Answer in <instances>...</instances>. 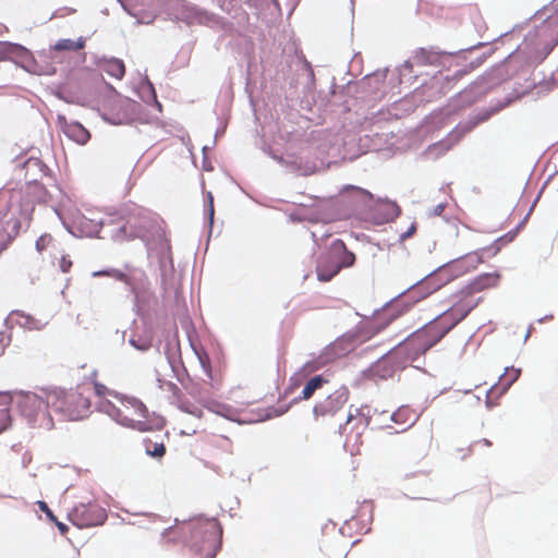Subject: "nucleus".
Wrapping results in <instances>:
<instances>
[{"label": "nucleus", "mask_w": 558, "mask_h": 558, "mask_svg": "<svg viewBox=\"0 0 558 558\" xmlns=\"http://www.w3.org/2000/svg\"><path fill=\"white\" fill-rule=\"evenodd\" d=\"M341 197L348 198L349 208L353 213L372 211L374 196L367 190L355 185H347L341 191Z\"/></svg>", "instance_id": "19"}, {"label": "nucleus", "mask_w": 558, "mask_h": 558, "mask_svg": "<svg viewBox=\"0 0 558 558\" xmlns=\"http://www.w3.org/2000/svg\"><path fill=\"white\" fill-rule=\"evenodd\" d=\"M12 403V397L9 392H0V434L11 425L9 405Z\"/></svg>", "instance_id": "32"}, {"label": "nucleus", "mask_w": 558, "mask_h": 558, "mask_svg": "<svg viewBox=\"0 0 558 558\" xmlns=\"http://www.w3.org/2000/svg\"><path fill=\"white\" fill-rule=\"evenodd\" d=\"M538 197H539V196H537V197H536V199H535V201H534V203L532 204V206H531V208H530L529 213L523 217V219H522V220L518 223V226L515 227V229H517L518 231H519V230H520V229H521V228L526 223V221H527V219H529V217H530V215H531V213H532V210H533V208H534V206H535V204H536V202H537Z\"/></svg>", "instance_id": "63"}, {"label": "nucleus", "mask_w": 558, "mask_h": 558, "mask_svg": "<svg viewBox=\"0 0 558 558\" xmlns=\"http://www.w3.org/2000/svg\"><path fill=\"white\" fill-rule=\"evenodd\" d=\"M501 246L502 245L500 243H497V240H495L492 245L481 248L480 252L482 255L484 253H487L490 256H495L499 253V251L501 250Z\"/></svg>", "instance_id": "51"}, {"label": "nucleus", "mask_w": 558, "mask_h": 558, "mask_svg": "<svg viewBox=\"0 0 558 558\" xmlns=\"http://www.w3.org/2000/svg\"><path fill=\"white\" fill-rule=\"evenodd\" d=\"M521 375V368H515L513 366L506 367L504 374L499 376L498 379V388L499 392H497V398L505 395L509 388L519 379Z\"/></svg>", "instance_id": "31"}, {"label": "nucleus", "mask_w": 558, "mask_h": 558, "mask_svg": "<svg viewBox=\"0 0 558 558\" xmlns=\"http://www.w3.org/2000/svg\"><path fill=\"white\" fill-rule=\"evenodd\" d=\"M260 149L290 172L300 175H311L331 163L338 162L340 158H344L341 153V141L338 137L328 143L319 144L315 157L312 156L311 148H302L299 153L288 151L284 155H278L266 144H263Z\"/></svg>", "instance_id": "2"}, {"label": "nucleus", "mask_w": 558, "mask_h": 558, "mask_svg": "<svg viewBox=\"0 0 558 558\" xmlns=\"http://www.w3.org/2000/svg\"><path fill=\"white\" fill-rule=\"evenodd\" d=\"M486 93L487 88L482 82L476 81L472 83L468 88L459 93L446 107L424 119V132L429 133L436 129H441L448 123V120L452 116L458 114L460 110L480 100Z\"/></svg>", "instance_id": "11"}, {"label": "nucleus", "mask_w": 558, "mask_h": 558, "mask_svg": "<svg viewBox=\"0 0 558 558\" xmlns=\"http://www.w3.org/2000/svg\"><path fill=\"white\" fill-rule=\"evenodd\" d=\"M460 257L465 263L469 270L476 268V266L483 262V255L480 251L471 252Z\"/></svg>", "instance_id": "45"}, {"label": "nucleus", "mask_w": 558, "mask_h": 558, "mask_svg": "<svg viewBox=\"0 0 558 558\" xmlns=\"http://www.w3.org/2000/svg\"><path fill=\"white\" fill-rule=\"evenodd\" d=\"M94 389H95V393L98 396V397H104L106 395H110V396H113L116 398H118L121 402H122V399H123V395H120L116 391H111L109 390L105 385L100 384V383H94Z\"/></svg>", "instance_id": "47"}, {"label": "nucleus", "mask_w": 558, "mask_h": 558, "mask_svg": "<svg viewBox=\"0 0 558 558\" xmlns=\"http://www.w3.org/2000/svg\"><path fill=\"white\" fill-rule=\"evenodd\" d=\"M68 515L78 529L101 525L107 520L106 509L92 501L76 505Z\"/></svg>", "instance_id": "17"}, {"label": "nucleus", "mask_w": 558, "mask_h": 558, "mask_svg": "<svg viewBox=\"0 0 558 558\" xmlns=\"http://www.w3.org/2000/svg\"><path fill=\"white\" fill-rule=\"evenodd\" d=\"M63 120H65V119L63 118ZM63 132L70 140H72L81 145L86 144L90 138V133L88 132V130L85 129L77 121H73V122L64 121Z\"/></svg>", "instance_id": "28"}, {"label": "nucleus", "mask_w": 558, "mask_h": 558, "mask_svg": "<svg viewBox=\"0 0 558 558\" xmlns=\"http://www.w3.org/2000/svg\"><path fill=\"white\" fill-rule=\"evenodd\" d=\"M50 240H51V236L48 234H44V235L39 236L35 243L36 250L39 253H41L47 247Z\"/></svg>", "instance_id": "53"}, {"label": "nucleus", "mask_w": 558, "mask_h": 558, "mask_svg": "<svg viewBox=\"0 0 558 558\" xmlns=\"http://www.w3.org/2000/svg\"><path fill=\"white\" fill-rule=\"evenodd\" d=\"M206 213V219L208 221L209 228L211 229L214 223V216H215V208H214V197L211 193H208V204L205 209Z\"/></svg>", "instance_id": "49"}, {"label": "nucleus", "mask_w": 558, "mask_h": 558, "mask_svg": "<svg viewBox=\"0 0 558 558\" xmlns=\"http://www.w3.org/2000/svg\"><path fill=\"white\" fill-rule=\"evenodd\" d=\"M220 9L227 13L235 10L242 0H216Z\"/></svg>", "instance_id": "48"}, {"label": "nucleus", "mask_w": 558, "mask_h": 558, "mask_svg": "<svg viewBox=\"0 0 558 558\" xmlns=\"http://www.w3.org/2000/svg\"><path fill=\"white\" fill-rule=\"evenodd\" d=\"M0 253L4 251L13 239L19 234L21 221L9 206L0 209Z\"/></svg>", "instance_id": "20"}, {"label": "nucleus", "mask_w": 558, "mask_h": 558, "mask_svg": "<svg viewBox=\"0 0 558 558\" xmlns=\"http://www.w3.org/2000/svg\"><path fill=\"white\" fill-rule=\"evenodd\" d=\"M478 298L473 305H463L460 301L450 308L438 315L433 322L426 324L423 328L416 330L421 333L423 343L418 344L417 350L427 352L436 345L456 325L463 320L470 312L481 302Z\"/></svg>", "instance_id": "7"}, {"label": "nucleus", "mask_w": 558, "mask_h": 558, "mask_svg": "<svg viewBox=\"0 0 558 558\" xmlns=\"http://www.w3.org/2000/svg\"><path fill=\"white\" fill-rule=\"evenodd\" d=\"M499 279L500 274L497 271L481 274L461 290V294L472 295L484 289L496 287Z\"/></svg>", "instance_id": "23"}, {"label": "nucleus", "mask_w": 558, "mask_h": 558, "mask_svg": "<svg viewBox=\"0 0 558 558\" xmlns=\"http://www.w3.org/2000/svg\"><path fill=\"white\" fill-rule=\"evenodd\" d=\"M314 83L315 75L313 70H310L307 73V82L305 85V95L304 98L301 99L300 106L302 109L312 110L313 105L319 104V107H325L330 102L328 96H323L322 93L318 94L317 99L314 96Z\"/></svg>", "instance_id": "24"}, {"label": "nucleus", "mask_w": 558, "mask_h": 558, "mask_svg": "<svg viewBox=\"0 0 558 558\" xmlns=\"http://www.w3.org/2000/svg\"><path fill=\"white\" fill-rule=\"evenodd\" d=\"M289 408H290V405L284 407V408H271L263 420H270L275 416H280V415L284 414L286 412H288Z\"/></svg>", "instance_id": "55"}, {"label": "nucleus", "mask_w": 558, "mask_h": 558, "mask_svg": "<svg viewBox=\"0 0 558 558\" xmlns=\"http://www.w3.org/2000/svg\"><path fill=\"white\" fill-rule=\"evenodd\" d=\"M495 391L499 392V388H498L497 384L492 386L490 389L487 391L486 400H485V405H486L487 409H492V408H494L497 404V402L494 401L493 398H492V396L495 393Z\"/></svg>", "instance_id": "52"}, {"label": "nucleus", "mask_w": 558, "mask_h": 558, "mask_svg": "<svg viewBox=\"0 0 558 558\" xmlns=\"http://www.w3.org/2000/svg\"><path fill=\"white\" fill-rule=\"evenodd\" d=\"M468 271L470 270L461 257L451 259L413 283L400 296L407 293L412 303H416Z\"/></svg>", "instance_id": "8"}, {"label": "nucleus", "mask_w": 558, "mask_h": 558, "mask_svg": "<svg viewBox=\"0 0 558 558\" xmlns=\"http://www.w3.org/2000/svg\"><path fill=\"white\" fill-rule=\"evenodd\" d=\"M536 19H543L524 38L526 60L531 65L542 63L558 45V1L537 11Z\"/></svg>", "instance_id": "3"}, {"label": "nucleus", "mask_w": 558, "mask_h": 558, "mask_svg": "<svg viewBox=\"0 0 558 558\" xmlns=\"http://www.w3.org/2000/svg\"><path fill=\"white\" fill-rule=\"evenodd\" d=\"M98 65L104 72L117 80H121L125 74L124 62L119 58H102Z\"/></svg>", "instance_id": "30"}, {"label": "nucleus", "mask_w": 558, "mask_h": 558, "mask_svg": "<svg viewBox=\"0 0 558 558\" xmlns=\"http://www.w3.org/2000/svg\"><path fill=\"white\" fill-rule=\"evenodd\" d=\"M97 410L101 413L109 415L114 422H117L121 426L130 428V426L133 425L132 418L124 415L122 410L116 407V404H113L109 400H100L97 403Z\"/></svg>", "instance_id": "26"}, {"label": "nucleus", "mask_w": 558, "mask_h": 558, "mask_svg": "<svg viewBox=\"0 0 558 558\" xmlns=\"http://www.w3.org/2000/svg\"><path fill=\"white\" fill-rule=\"evenodd\" d=\"M243 1L256 15L262 14L264 11H270L272 8L274 9L279 8L277 0H243Z\"/></svg>", "instance_id": "36"}, {"label": "nucleus", "mask_w": 558, "mask_h": 558, "mask_svg": "<svg viewBox=\"0 0 558 558\" xmlns=\"http://www.w3.org/2000/svg\"><path fill=\"white\" fill-rule=\"evenodd\" d=\"M485 59V56L476 57L475 59H472L469 64L463 65V68L457 70L451 78L452 80H460L463 75L470 73L474 69H476Z\"/></svg>", "instance_id": "41"}, {"label": "nucleus", "mask_w": 558, "mask_h": 558, "mask_svg": "<svg viewBox=\"0 0 558 558\" xmlns=\"http://www.w3.org/2000/svg\"><path fill=\"white\" fill-rule=\"evenodd\" d=\"M112 216H114L116 221L113 228L108 231V238L113 241L141 239L146 243L148 251L151 250V239L158 241L159 251L157 255L161 271V284L165 286L167 264L173 269V263L170 256V244L161 229L159 218L134 203L120 206L112 211Z\"/></svg>", "instance_id": "1"}, {"label": "nucleus", "mask_w": 558, "mask_h": 558, "mask_svg": "<svg viewBox=\"0 0 558 558\" xmlns=\"http://www.w3.org/2000/svg\"><path fill=\"white\" fill-rule=\"evenodd\" d=\"M180 409L182 411L193 414L195 416H201V414H202V410L194 405L187 407V405L182 404V405H180Z\"/></svg>", "instance_id": "59"}, {"label": "nucleus", "mask_w": 558, "mask_h": 558, "mask_svg": "<svg viewBox=\"0 0 558 558\" xmlns=\"http://www.w3.org/2000/svg\"><path fill=\"white\" fill-rule=\"evenodd\" d=\"M387 73H388V69H386L381 72L378 71L373 74L366 75L364 77V83L367 84L368 86L374 85V88L379 90L380 89L379 85L385 81Z\"/></svg>", "instance_id": "43"}, {"label": "nucleus", "mask_w": 558, "mask_h": 558, "mask_svg": "<svg viewBox=\"0 0 558 558\" xmlns=\"http://www.w3.org/2000/svg\"><path fill=\"white\" fill-rule=\"evenodd\" d=\"M326 383H327V379L323 375H315L310 380H307V383L305 384V386L301 392V396L293 399L292 403H295L299 400L310 399L314 395V392L317 389L322 388L323 385Z\"/></svg>", "instance_id": "33"}, {"label": "nucleus", "mask_w": 558, "mask_h": 558, "mask_svg": "<svg viewBox=\"0 0 558 558\" xmlns=\"http://www.w3.org/2000/svg\"><path fill=\"white\" fill-rule=\"evenodd\" d=\"M341 345V341H337L335 344L327 347L320 355L314 357L311 361H307L301 368V373L304 377L320 369L327 363L336 360L337 357L345 354V352L350 351L351 348H343L342 351H338V347Z\"/></svg>", "instance_id": "22"}, {"label": "nucleus", "mask_w": 558, "mask_h": 558, "mask_svg": "<svg viewBox=\"0 0 558 558\" xmlns=\"http://www.w3.org/2000/svg\"><path fill=\"white\" fill-rule=\"evenodd\" d=\"M355 263V254L349 251L344 242L335 239L330 245V252L320 256L317 262V278L322 282L330 281L342 268L351 267Z\"/></svg>", "instance_id": "13"}, {"label": "nucleus", "mask_w": 558, "mask_h": 558, "mask_svg": "<svg viewBox=\"0 0 558 558\" xmlns=\"http://www.w3.org/2000/svg\"><path fill=\"white\" fill-rule=\"evenodd\" d=\"M390 421L401 425L408 424V426L403 427L401 432L407 430L415 422V420H412V414L408 407H400L397 411L391 413Z\"/></svg>", "instance_id": "35"}, {"label": "nucleus", "mask_w": 558, "mask_h": 558, "mask_svg": "<svg viewBox=\"0 0 558 558\" xmlns=\"http://www.w3.org/2000/svg\"><path fill=\"white\" fill-rule=\"evenodd\" d=\"M420 335L417 331L413 332L404 341L381 355L363 372L364 376L369 379H388L396 372L402 371L408 365L414 363L421 355L426 353L417 350L418 344L423 343L422 336Z\"/></svg>", "instance_id": "4"}, {"label": "nucleus", "mask_w": 558, "mask_h": 558, "mask_svg": "<svg viewBox=\"0 0 558 558\" xmlns=\"http://www.w3.org/2000/svg\"><path fill=\"white\" fill-rule=\"evenodd\" d=\"M550 83L554 87L558 86V68L556 71H554L550 75Z\"/></svg>", "instance_id": "64"}, {"label": "nucleus", "mask_w": 558, "mask_h": 558, "mask_svg": "<svg viewBox=\"0 0 558 558\" xmlns=\"http://www.w3.org/2000/svg\"><path fill=\"white\" fill-rule=\"evenodd\" d=\"M374 413H377V409L372 410L371 407L366 405L365 414L361 415V422H363L365 427L371 424L372 416Z\"/></svg>", "instance_id": "57"}, {"label": "nucleus", "mask_w": 558, "mask_h": 558, "mask_svg": "<svg viewBox=\"0 0 558 558\" xmlns=\"http://www.w3.org/2000/svg\"><path fill=\"white\" fill-rule=\"evenodd\" d=\"M518 234V230L514 228L513 230L509 231L508 233L501 235L497 239V243H500L501 245L509 243L514 240V238Z\"/></svg>", "instance_id": "56"}, {"label": "nucleus", "mask_w": 558, "mask_h": 558, "mask_svg": "<svg viewBox=\"0 0 558 558\" xmlns=\"http://www.w3.org/2000/svg\"><path fill=\"white\" fill-rule=\"evenodd\" d=\"M71 266H72L71 259H69L65 256H62V258L60 260V268H61L62 272H68L70 270Z\"/></svg>", "instance_id": "61"}, {"label": "nucleus", "mask_w": 558, "mask_h": 558, "mask_svg": "<svg viewBox=\"0 0 558 558\" xmlns=\"http://www.w3.org/2000/svg\"><path fill=\"white\" fill-rule=\"evenodd\" d=\"M11 336L7 335L4 331H0V355L4 353V349L10 344Z\"/></svg>", "instance_id": "58"}, {"label": "nucleus", "mask_w": 558, "mask_h": 558, "mask_svg": "<svg viewBox=\"0 0 558 558\" xmlns=\"http://www.w3.org/2000/svg\"><path fill=\"white\" fill-rule=\"evenodd\" d=\"M170 347L171 343L167 342L165 345V354L172 372L177 375V378L181 380L180 376L178 375V372L179 368L182 367L183 365L181 360L177 357V353Z\"/></svg>", "instance_id": "40"}, {"label": "nucleus", "mask_w": 558, "mask_h": 558, "mask_svg": "<svg viewBox=\"0 0 558 558\" xmlns=\"http://www.w3.org/2000/svg\"><path fill=\"white\" fill-rule=\"evenodd\" d=\"M372 211L378 215V223H386L395 220L401 214V208L396 202L389 199L374 201Z\"/></svg>", "instance_id": "25"}, {"label": "nucleus", "mask_w": 558, "mask_h": 558, "mask_svg": "<svg viewBox=\"0 0 558 558\" xmlns=\"http://www.w3.org/2000/svg\"><path fill=\"white\" fill-rule=\"evenodd\" d=\"M36 504H37L39 510L46 514V517L49 521H57V517L54 515V513L49 508V506L47 505L46 501L38 500Z\"/></svg>", "instance_id": "50"}, {"label": "nucleus", "mask_w": 558, "mask_h": 558, "mask_svg": "<svg viewBox=\"0 0 558 558\" xmlns=\"http://www.w3.org/2000/svg\"><path fill=\"white\" fill-rule=\"evenodd\" d=\"M169 12L178 21L186 25H204L214 27L219 24V16L187 0H172Z\"/></svg>", "instance_id": "15"}, {"label": "nucleus", "mask_w": 558, "mask_h": 558, "mask_svg": "<svg viewBox=\"0 0 558 558\" xmlns=\"http://www.w3.org/2000/svg\"><path fill=\"white\" fill-rule=\"evenodd\" d=\"M137 95L149 106L156 107L159 111H161V104L157 99L156 89L153 83L149 81L147 76H145L137 87Z\"/></svg>", "instance_id": "29"}, {"label": "nucleus", "mask_w": 558, "mask_h": 558, "mask_svg": "<svg viewBox=\"0 0 558 558\" xmlns=\"http://www.w3.org/2000/svg\"><path fill=\"white\" fill-rule=\"evenodd\" d=\"M129 344L134 348L135 350L145 353L147 352L151 345H153V339L145 335H133L129 339Z\"/></svg>", "instance_id": "39"}, {"label": "nucleus", "mask_w": 558, "mask_h": 558, "mask_svg": "<svg viewBox=\"0 0 558 558\" xmlns=\"http://www.w3.org/2000/svg\"><path fill=\"white\" fill-rule=\"evenodd\" d=\"M12 397V402L16 407L23 417L33 427H41L51 429L54 425L53 416L51 414V407L48 403L50 391L41 389L39 393L32 391H13L9 392Z\"/></svg>", "instance_id": "9"}, {"label": "nucleus", "mask_w": 558, "mask_h": 558, "mask_svg": "<svg viewBox=\"0 0 558 558\" xmlns=\"http://www.w3.org/2000/svg\"><path fill=\"white\" fill-rule=\"evenodd\" d=\"M348 399L349 389L345 386L340 387L325 400L314 405L313 414L315 418L319 416H333L347 403Z\"/></svg>", "instance_id": "21"}, {"label": "nucleus", "mask_w": 558, "mask_h": 558, "mask_svg": "<svg viewBox=\"0 0 558 558\" xmlns=\"http://www.w3.org/2000/svg\"><path fill=\"white\" fill-rule=\"evenodd\" d=\"M209 410L229 421L238 422L240 424L243 423L236 418V410L229 404L216 402L213 403Z\"/></svg>", "instance_id": "37"}, {"label": "nucleus", "mask_w": 558, "mask_h": 558, "mask_svg": "<svg viewBox=\"0 0 558 558\" xmlns=\"http://www.w3.org/2000/svg\"><path fill=\"white\" fill-rule=\"evenodd\" d=\"M112 277L118 281L123 282L133 295V312L143 317L150 308L151 305L157 303L155 292L150 288V282L145 271L136 268L126 267V270L116 268H107L93 272V277Z\"/></svg>", "instance_id": "5"}, {"label": "nucleus", "mask_w": 558, "mask_h": 558, "mask_svg": "<svg viewBox=\"0 0 558 558\" xmlns=\"http://www.w3.org/2000/svg\"><path fill=\"white\" fill-rule=\"evenodd\" d=\"M395 75L399 84H412V82L417 77L416 75H413V63L410 60L404 61L402 65L396 69L392 73V76Z\"/></svg>", "instance_id": "34"}, {"label": "nucleus", "mask_w": 558, "mask_h": 558, "mask_svg": "<svg viewBox=\"0 0 558 558\" xmlns=\"http://www.w3.org/2000/svg\"><path fill=\"white\" fill-rule=\"evenodd\" d=\"M85 47V39L83 37H80L77 40L73 39H59L56 45L53 46V49L56 51H77Z\"/></svg>", "instance_id": "38"}, {"label": "nucleus", "mask_w": 558, "mask_h": 558, "mask_svg": "<svg viewBox=\"0 0 558 558\" xmlns=\"http://www.w3.org/2000/svg\"><path fill=\"white\" fill-rule=\"evenodd\" d=\"M12 320H15L17 325L29 330H41L47 325V322H43L20 311L12 312L5 319V324Z\"/></svg>", "instance_id": "27"}, {"label": "nucleus", "mask_w": 558, "mask_h": 558, "mask_svg": "<svg viewBox=\"0 0 558 558\" xmlns=\"http://www.w3.org/2000/svg\"><path fill=\"white\" fill-rule=\"evenodd\" d=\"M22 167L26 169V173H28L31 170H38L43 174H46V172L49 171V168L38 157L35 156H31L27 160H25L22 163Z\"/></svg>", "instance_id": "42"}, {"label": "nucleus", "mask_w": 558, "mask_h": 558, "mask_svg": "<svg viewBox=\"0 0 558 558\" xmlns=\"http://www.w3.org/2000/svg\"><path fill=\"white\" fill-rule=\"evenodd\" d=\"M122 405L126 409H133L135 414L146 418V421H135L132 418V424L130 428L138 430V432H148L153 429L160 430L165 426V418L160 415H156L153 413V416L149 417V412L146 405L135 397H123Z\"/></svg>", "instance_id": "18"}, {"label": "nucleus", "mask_w": 558, "mask_h": 558, "mask_svg": "<svg viewBox=\"0 0 558 558\" xmlns=\"http://www.w3.org/2000/svg\"><path fill=\"white\" fill-rule=\"evenodd\" d=\"M185 527L190 531L187 546L196 554L204 555V558H216L221 548L222 526L215 519L197 517L184 521Z\"/></svg>", "instance_id": "6"}, {"label": "nucleus", "mask_w": 558, "mask_h": 558, "mask_svg": "<svg viewBox=\"0 0 558 558\" xmlns=\"http://www.w3.org/2000/svg\"><path fill=\"white\" fill-rule=\"evenodd\" d=\"M507 101H499L495 106L488 108H481L474 112H471L464 121L459 122L454 129H452L446 138L438 141L428 146L427 153L439 157L450 150L465 134L473 131L480 124L488 121L494 114L502 110L507 105Z\"/></svg>", "instance_id": "10"}, {"label": "nucleus", "mask_w": 558, "mask_h": 558, "mask_svg": "<svg viewBox=\"0 0 558 558\" xmlns=\"http://www.w3.org/2000/svg\"><path fill=\"white\" fill-rule=\"evenodd\" d=\"M47 402L50 403L51 414H57L61 421L82 420L90 407V401L81 392L59 388L50 390Z\"/></svg>", "instance_id": "12"}, {"label": "nucleus", "mask_w": 558, "mask_h": 558, "mask_svg": "<svg viewBox=\"0 0 558 558\" xmlns=\"http://www.w3.org/2000/svg\"><path fill=\"white\" fill-rule=\"evenodd\" d=\"M538 197H539V196H537V197H536V199H535V201H534V203L532 204V206H531V208H530L529 213L523 217V219H522V220L518 223V226L515 227V229H517L518 231H519V230H520V229H521V228L526 223V221H527V219H529V217H530V215H531V213H532V210H533V208H534V206H535V204H536V202H537Z\"/></svg>", "instance_id": "62"}, {"label": "nucleus", "mask_w": 558, "mask_h": 558, "mask_svg": "<svg viewBox=\"0 0 558 558\" xmlns=\"http://www.w3.org/2000/svg\"><path fill=\"white\" fill-rule=\"evenodd\" d=\"M485 44L478 43L474 46L460 49L456 52H448L444 50H439L437 47L429 48H418L413 57L414 61L418 65H442L450 59H457L466 61L469 57L480 47H483Z\"/></svg>", "instance_id": "16"}, {"label": "nucleus", "mask_w": 558, "mask_h": 558, "mask_svg": "<svg viewBox=\"0 0 558 558\" xmlns=\"http://www.w3.org/2000/svg\"><path fill=\"white\" fill-rule=\"evenodd\" d=\"M366 405L361 408H355L354 405H350L349 414L344 424L339 426V432L342 434L345 432L348 424L355 417H361V415L365 414Z\"/></svg>", "instance_id": "46"}, {"label": "nucleus", "mask_w": 558, "mask_h": 558, "mask_svg": "<svg viewBox=\"0 0 558 558\" xmlns=\"http://www.w3.org/2000/svg\"><path fill=\"white\" fill-rule=\"evenodd\" d=\"M416 229H417L416 222H412L410 225L409 229L399 235L398 242L403 243L405 240L410 239L416 232Z\"/></svg>", "instance_id": "54"}, {"label": "nucleus", "mask_w": 558, "mask_h": 558, "mask_svg": "<svg viewBox=\"0 0 558 558\" xmlns=\"http://www.w3.org/2000/svg\"><path fill=\"white\" fill-rule=\"evenodd\" d=\"M87 213L88 215L75 218L72 223L63 221L68 232L76 238H107L108 231L113 228L116 221L112 211L107 213L105 216L90 210H87Z\"/></svg>", "instance_id": "14"}, {"label": "nucleus", "mask_w": 558, "mask_h": 558, "mask_svg": "<svg viewBox=\"0 0 558 558\" xmlns=\"http://www.w3.org/2000/svg\"><path fill=\"white\" fill-rule=\"evenodd\" d=\"M445 208H446V203H440V204L436 205L435 207H433L429 210L428 215L429 216H440L444 213Z\"/></svg>", "instance_id": "60"}, {"label": "nucleus", "mask_w": 558, "mask_h": 558, "mask_svg": "<svg viewBox=\"0 0 558 558\" xmlns=\"http://www.w3.org/2000/svg\"><path fill=\"white\" fill-rule=\"evenodd\" d=\"M146 453L151 458L160 459L166 453V446L163 442L149 441L146 445Z\"/></svg>", "instance_id": "44"}]
</instances>
